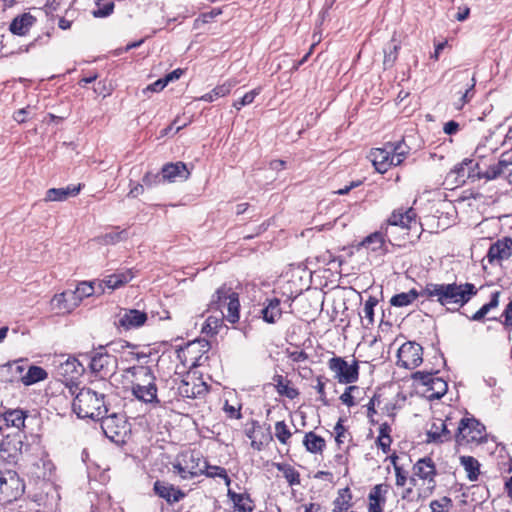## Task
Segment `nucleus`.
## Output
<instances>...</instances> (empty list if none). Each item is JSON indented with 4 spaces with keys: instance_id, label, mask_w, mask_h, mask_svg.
<instances>
[{
    "instance_id": "nucleus-1",
    "label": "nucleus",
    "mask_w": 512,
    "mask_h": 512,
    "mask_svg": "<svg viewBox=\"0 0 512 512\" xmlns=\"http://www.w3.org/2000/svg\"><path fill=\"white\" fill-rule=\"evenodd\" d=\"M421 294L427 300L439 303L447 311L455 312L477 294V288L472 283H427Z\"/></svg>"
},
{
    "instance_id": "nucleus-2",
    "label": "nucleus",
    "mask_w": 512,
    "mask_h": 512,
    "mask_svg": "<svg viewBox=\"0 0 512 512\" xmlns=\"http://www.w3.org/2000/svg\"><path fill=\"white\" fill-rule=\"evenodd\" d=\"M70 396L74 397L72 410L79 418L97 420L108 413L105 394L90 387L79 388L77 384H67Z\"/></svg>"
},
{
    "instance_id": "nucleus-3",
    "label": "nucleus",
    "mask_w": 512,
    "mask_h": 512,
    "mask_svg": "<svg viewBox=\"0 0 512 512\" xmlns=\"http://www.w3.org/2000/svg\"><path fill=\"white\" fill-rule=\"evenodd\" d=\"M127 373L132 377L131 392L136 399L146 404L160 403L157 396L156 377L148 366H132L127 369Z\"/></svg>"
},
{
    "instance_id": "nucleus-4",
    "label": "nucleus",
    "mask_w": 512,
    "mask_h": 512,
    "mask_svg": "<svg viewBox=\"0 0 512 512\" xmlns=\"http://www.w3.org/2000/svg\"><path fill=\"white\" fill-rule=\"evenodd\" d=\"M205 459L198 450L179 453L172 463V472L182 480H191L203 474Z\"/></svg>"
},
{
    "instance_id": "nucleus-5",
    "label": "nucleus",
    "mask_w": 512,
    "mask_h": 512,
    "mask_svg": "<svg viewBox=\"0 0 512 512\" xmlns=\"http://www.w3.org/2000/svg\"><path fill=\"white\" fill-rule=\"evenodd\" d=\"M227 308L225 318L230 323H236L239 320V296L232 288L226 285L221 286L215 292L210 302V309H215L219 312Z\"/></svg>"
},
{
    "instance_id": "nucleus-6",
    "label": "nucleus",
    "mask_w": 512,
    "mask_h": 512,
    "mask_svg": "<svg viewBox=\"0 0 512 512\" xmlns=\"http://www.w3.org/2000/svg\"><path fill=\"white\" fill-rule=\"evenodd\" d=\"M456 423L455 441L458 445L480 443L485 437V427L475 418L462 417Z\"/></svg>"
},
{
    "instance_id": "nucleus-7",
    "label": "nucleus",
    "mask_w": 512,
    "mask_h": 512,
    "mask_svg": "<svg viewBox=\"0 0 512 512\" xmlns=\"http://www.w3.org/2000/svg\"><path fill=\"white\" fill-rule=\"evenodd\" d=\"M486 169L484 180L492 181L501 177H505L512 182V150L503 152L498 158L486 156Z\"/></svg>"
},
{
    "instance_id": "nucleus-8",
    "label": "nucleus",
    "mask_w": 512,
    "mask_h": 512,
    "mask_svg": "<svg viewBox=\"0 0 512 512\" xmlns=\"http://www.w3.org/2000/svg\"><path fill=\"white\" fill-rule=\"evenodd\" d=\"M25 491L23 480L14 471L0 474V502L11 503L18 500Z\"/></svg>"
},
{
    "instance_id": "nucleus-9",
    "label": "nucleus",
    "mask_w": 512,
    "mask_h": 512,
    "mask_svg": "<svg viewBox=\"0 0 512 512\" xmlns=\"http://www.w3.org/2000/svg\"><path fill=\"white\" fill-rule=\"evenodd\" d=\"M454 419L455 417L453 414H448L445 419L434 418L426 433V442L442 444L451 441L454 435L452 434L450 427L456 426V423L453 422Z\"/></svg>"
},
{
    "instance_id": "nucleus-10",
    "label": "nucleus",
    "mask_w": 512,
    "mask_h": 512,
    "mask_svg": "<svg viewBox=\"0 0 512 512\" xmlns=\"http://www.w3.org/2000/svg\"><path fill=\"white\" fill-rule=\"evenodd\" d=\"M84 357L89 361L91 371L101 377L112 375L116 371L117 358L102 348L100 351L93 352L90 356L86 354Z\"/></svg>"
},
{
    "instance_id": "nucleus-11",
    "label": "nucleus",
    "mask_w": 512,
    "mask_h": 512,
    "mask_svg": "<svg viewBox=\"0 0 512 512\" xmlns=\"http://www.w3.org/2000/svg\"><path fill=\"white\" fill-rule=\"evenodd\" d=\"M328 367L339 383L351 384L358 380L359 366L357 361L348 364L342 357L334 356L329 359Z\"/></svg>"
},
{
    "instance_id": "nucleus-12",
    "label": "nucleus",
    "mask_w": 512,
    "mask_h": 512,
    "mask_svg": "<svg viewBox=\"0 0 512 512\" xmlns=\"http://www.w3.org/2000/svg\"><path fill=\"white\" fill-rule=\"evenodd\" d=\"M2 436L3 439L0 443L1 457L8 463H14L22 453L24 435L21 431H15L5 435L2 434Z\"/></svg>"
},
{
    "instance_id": "nucleus-13",
    "label": "nucleus",
    "mask_w": 512,
    "mask_h": 512,
    "mask_svg": "<svg viewBox=\"0 0 512 512\" xmlns=\"http://www.w3.org/2000/svg\"><path fill=\"white\" fill-rule=\"evenodd\" d=\"M417 225V214L413 208L406 210L396 209L391 213L386 223L382 224V229H385L386 235H390L391 227H400L405 230H410Z\"/></svg>"
},
{
    "instance_id": "nucleus-14",
    "label": "nucleus",
    "mask_w": 512,
    "mask_h": 512,
    "mask_svg": "<svg viewBox=\"0 0 512 512\" xmlns=\"http://www.w3.org/2000/svg\"><path fill=\"white\" fill-rule=\"evenodd\" d=\"M414 475L422 479L426 487H424V496L432 495L436 487V467L431 458L425 457L417 461L413 467Z\"/></svg>"
},
{
    "instance_id": "nucleus-15",
    "label": "nucleus",
    "mask_w": 512,
    "mask_h": 512,
    "mask_svg": "<svg viewBox=\"0 0 512 512\" xmlns=\"http://www.w3.org/2000/svg\"><path fill=\"white\" fill-rule=\"evenodd\" d=\"M423 348L413 342L404 343L398 350V364L407 369L419 366L423 359Z\"/></svg>"
},
{
    "instance_id": "nucleus-16",
    "label": "nucleus",
    "mask_w": 512,
    "mask_h": 512,
    "mask_svg": "<svg viewBox=\"0 0 512 512\" xmlns=\"http://www.w3.org/2000/svg\"><path fill=\"white\" fill-rule=\"evenodd\" d=\"M99 420L101 421L103 433L111 441H118L117 438L126 431V418L121 413L105 414Z\"/></svg>"
},
{
    "instance_id": "nucleus-17",
    "label": "nucleus",
    "mask_w": 512,
    "mask_h": 512,
    "mask_svg": "<svg viewBox=\"0 0 512 512\" xmlns=\"http://www.w3.org/2000/svg\"><path fill=\"white\" fill-rule=\"evenodd\" d=\"M370 158L375 169L382 174L387 172L391 166H397L387 143L383 148L372 149Z\"/></svg>"
},
{
    "instance_id": "nucleus-18",
    "label": "nucleus",
    "mask_w": 512,
    "mask_h": 512,
    "mask_svg": "<svg viewBox=\"0 0 512 512\" xmlns=\"http://www.w3.org/2000/svg\"><path fill=\"white\" fill-rule=\"evenodd\" d=\"M512 256V238L505 237L493 243L487 253L490 263L500 262Z\"/></svg>"
},
{
    "instance_id": "nucleus-19",
    "label": "nucleus",
    "mask_w": 512,
    "mask_h": 512,
    "mask_svg": "<svg viewBox=\"0 0 512 512\" xmlns=\"http://www.w3.org/2000/svg\"><path fill=\"white\" fill-rule=\"evenodd\" d=\"M386 238L390 244H393L390 235H386L385 229L381 228L380 231L373 232L365 237L361 242V245L373 252L386 254L389 252L386 245Z\"/></svg>"
},
{
    "instance_id": "nucleus-20",
    "label": "nucleus",
    "mask_w": 512,
    "mask_h": 512,
    "mask_svg": "<svg viewBox=\"0 0 512 512\" xmlns=\"http://www.w3.org/2000/svg\"><path fill=\"white\" fill-rule=\"evenodd\" d=\"M153 489L156 495L165 499L169 504L177 503L186 496L181 489L165 481L157 480Z\"/></svg>"
},
{
    "instance_id": "nucleus-21",
    "label": "nucleus",
    "mask_w": 512,
    "mask_h": 512,
    "mask_svg": "<svg viewBox=\"0 0 512 512\" xmlns=\"http://www.w3.org/2000/svg\"><path fill=\"white\" fill-rule=\"evenodd\" d=\"M455 78L459 79L462 82H466V88L464 92L459 91L458 93L460 94V98L456 102H454V107L457 110H460L466 103L470 102V100L473 98L476 81L474 77L470 76L468 70H464L457 73L455 75Z\"/></svg>"
},
{
    "instance_id": "nucleus-22",
    "label": "nucleus",
    "mask_w": 512,
    "mask_h": 512,
    "mask_svg": "<svg viewBox=\"0 0 512 512\" xmlns=\"http://www.w3.org/2000/svg\"><path fill=\"white\" fill-rule=\"evenodd\" d=\"M147 321V314L137 309H124L119 317V326L125 330L139 328Z\"/></svg>"
},
{
    "instance_id": "nucleus-23",
    "label": "nucleus",
    "mask_w": 512,
    "mask_h": 512,
    "mask_svg": "<svg viewBox=\"0 0 512 512\" xmlns=\"http://www.w3.org/2000/svg\"><path fill=\"white\" fill-rule=\"evenodd\" d=\"M261 318L268 324H275L283 314L281 300L279 298H266L263 308L260 310Z\"/></svg>"
},
{
    "instance_id": "nucleus-24",
    "label": "nucleus",
    "mask_w": 512,
    "mask_h": 512,
    "mask_svg": "<svg viewBox=\"0 0 512 512\" xmlns=\"http://www.w3.org/2000/svg\"><path fill=\"white\" fill-rule=\"evenodd\" d=\"M471 163L466 166L467 168V178L472 181L484 179L485 169H486V156L480 153V148H477L474 152V158H470Z\"/></svg>"
},
{
    "instance_id": "nucleus-25",
    "label": "nucleus",
    "mask_w": 512,
    "mask_h": 512,
    "mask_svg": "<svg viewBox=\"0 0 512 512\" xmlns=\"http://www.w3.org/2000/svg\"><path fill=\"white\" fill-rule=\"evenodd\" d=\"M388 492V485L386 484H377L375 485L369 495V512H382L383 506L386 502L385 495Z\"/></svg>"
},
{
    "instance_id": "nucleus-26",
    "label": "nucleus",
    "mask_w": 512,
    "mask_h": 512,
    "mask_svg": "<svg viewBox=\"0 0 512 512\" xmlns=\"http://www.w3.org/2000/svg\"><path fill=\"white\" fill-rule=\"evenodd\" d=\"M35 22L36 18L33 15L30 13H23L12 20L9 30L14 35L25 36Z\"/></svg>"
},
{
    "instance_id": "nucleus-27",
    "label": "nucleus",
    "mask_w": 512,
    "mask_h": 512,
    "mask_svg": "<svg viewBox=\"0 0 512 512\" xmlns=\"http://www.w3.org/2000/svg\"><path fill=\"white\" fill-rule=\"evenodd\" d=\"M228 498L233 503V508L237 512H253L255 509L254 501L248 493H236L231 489L227 492Z\"/></svg>"
},
{
    "instance_id": "nucleus-28",
    "label": "nucleus",
    "mask_w": 512,
    "mask_h": 512,
    "mask_svg": "<svg viewBox=\"0 0 512 512\" xmlns=\"http://www.w3.org/2000/svg\"><path fill=\"white\" fill-rule=\"evenodd\" d=\"M26 417V413L21 409H8L0 414L3 426L16 428L17 431H21L25 426Z\"/></svg>"
},
{
    "instance_id": "nucleus-29",
    "label": "nucleus",
    "mask_w": 512,
    "mask_h": 512,
    "mask_svg": "<svg viewBox=\"0 0 512 512\" xmlns=\"http://www.w3.org/2000/svg\"><path fill=\"white\" fill-rule=\"evenodd\" d=\"M74 298L75 293H71L70 290L64 291L52 298L51 305L53 309L57 310L59 313H69L77 307Z\"/></svg>"
},
{
    "instance_id": "nucleus-30",
    "label": "nucleus",
    "mask_w": 512,
    "mask_h": 512,
    "mask_svg": "<svg viewBox=\"0 0 512 512\" xmlns=\"http://www.w3.org/2000/svg\"><path fill=\"white\" fill-rule=\"evenodd\" d=\"M162 179L173 181L177 177L187 179L190 175L183 162L167 163L161 169Z\"/></svg>"
},
{
    "instance_id": "nucleus-31",
    "label": "nucleus",
    "mask_w": 512,
    "mask_h": 512,
    "mask_svg": "<svg viewBox=\"0 0 512 512\" xmlns=\"http://www.w3.org/2000/svg\"><path fill=\"white\" fill-rule=\"evenodd\" d=\"M84 372L83 364L75 357H68L59 365V374L66 378H76Z\"/></svg>"
},
{
    "instance_id": "nucleus-32",
    "label": "nucleus",
    "mask_w": 512,
    "mask_h": 512,
    "mask_svg": "<svg viewBox=\"0 0 512 512\" xmlns=\"http://www.w3.org/2000/svg\"><path fill=\"white\" fill-rule=\"evenodd\" d=\"M133 278V271L131 269H126L124 271L108 275L103 282L109 289L115 290L129 283Z\"/></svg>"
},
{
    "instance_id": "nucleus-33",
    "label": "nucleus",
    "mask_w": 512,
    "mask_h": 512,
    "mask_svg": "<svg viewBox=\"0 0 512 512\" xmlns=\"http://www.w3.org/2000/svg\"><path fill=\"white\" fill-rule=\"evenodd\" d=\"M81 190V185L67 186L65 188H51L47 190L45 201H65L70 196H76Z\"/></svg>"
},
{
    "instance_id": "nucleus-34",
    "label": "nucleus",
    "mask_w": 512,
    "mask_h": 512,
    "mask_svg": "<svg viewBox=\"0 0 512 512\" xmlns=\"http://www.w3.org/2000/svg\"><path fill=\"white\" fill-rule=\"evenodd\" d=\"M353 496L348 487L339 489L333 501V512H347L352 506Z\"/></svg>"
},
{
    "instance_id": "nucleus-35",
    "label": "nucleus",
    "mask_w": 512,
    "mask_h": 512,
    "mask_svg": "<svg viewBox=\"0 0 512 512\" xmlns=\"http://www.w3.org/2000/svg\"><path fill=\"white\" fill-rule=\"evenodd\" d=\"M424 488L418 489V491H414L413 487H407L403 490L401 494V499L406 502V504L402 505V509L410 512V510H416L415 506H410L413 503H417L420 500L426 499L429 496H424Z\"/></svg>"
},
{
    "instance_id": "nucleus-36",
    "label": "nucleus",
    "mask_w": 512,
    "mask_h": 512,
    "mask_svg": "<svg viewBox=\"0 0 512 512\" xmlns=\"http://www.w3.org/2000/svg\"><path fill=\"white\" fill-rule=\"evenodd\" d=\"M303 445L308 452L317 454L323 452L326 447V442L324 438L310 431L305 434Z\"/></svg>"
},
{
    "instance_id": "nucleus-37",
    "label": "nucleus",
    "mask_w": 512,
    "mask_h": 512,
    "mask_svg": "<svg viewBox=\"0 0 512 512\" xmlns=\"http://www.w3.org/2000/svg\"><path fill=\"white\" fill-rule=\"evenodd\" d=\"M273 382L279 395L286 396L291 400L298 397V389L290 386V381L286 380L282 375H275L273 377Z\"/></svg>"
},
{
    "instance_id": "nucleus-38",
    "label": "nucleus",
    "mask_w": 512,
    "mask_h": 512,
    "mask_svg": "<svg viewBox=\"0 0 512 512\" xmlns=\"http://www.w3.org/2000/svg\"><path fill=\"white\" fill-rule=\"evenodd\" d=\"M460 464L467 473V478L471 481H477L480 475V463L472 456H460Z\"/></svg>"
},
{
    "instance_id": "nucleus-39",
    "label": "nucleus",
    "mask_w": 512,
    "mask_h": 512,
    "mask_svg": "<svg viewBox=\"0 0 512 512\" xmlns=\"http://www.w3.org/2000/svg\"><path fill=\"white\" fill-rule=\"evenodd\" d=\"M418 297H422L421 291L410 289L408 292H402L394 295L390 299V304L394 307H406L412 304Z\"/></svg>"
},
{
    "instance_id": "nucleus-40",
    "label": "nucleus",
    "mask_w": 512,
    "mask_h": 512,
    "mask_svg": "<svg viewBox=\"0 0 512 512\" xmlns=\"http://www.w3.org/2000/svg\"><path fill=\"white\" fill-rule=\"evenodd\" d=\"M225 316L224 311L219 312L217 315L209 316L202 326V332L209 336L216 335L224 325L223 318Z\"/></svg>"
},
{
    "instance_id": "nucleus-41",
    "label": "nucleus",
    "mask_w": 512,
    "mask_h": 512,
    "mask_svg": "<svg viewBox=\"0 0 512 512\" xmlns=\"http://www.w3.org/2000/svg\"><path fill=\"white\" fill-rule=\"evenodd\" d=\"M378 304L375 297L370 296L364 303L362 312L360 313L362 326L366 329L374 324V308Z\"/></svg>"
},
{
    "instance_id": "nucleus-42",
    "label": "nucleus",
    "mask_w": 512,
    "mask_h": 512,
    "mask_svg": "<svg viewBox=\"0 0 512 512\" xmlns=\"http://www.w3.org/2000/svg\"><path fill=\"white\" fill-rule=\"evenodd\" d=\"M129 238L128 230L122 229L119 231H112L96 238V241L101 245H115L119 242L126 241Z\"/></svg>"
},
{
    "instance_id": "nucleus-43",
    "label": "nucleus",
    "mask_w": 512,
    "mask_h": 512,
    "mask_svg": "<svg viewBox=\"0 0 512 512\" xmlns=\"http://www.w3.org/2000/svg\"><path fill=\"white\" fill-rule=\"evenodd\" d=\"M448 389L447 383L440 377L432 380V384L424 391L428 399H440L443 397Z\"/></svg>"
},
{
    "instance_id": "nucleus-44",
    "label": "nucleus",
    "mask_w": 512,
    "mask_h": 512,
    "mask_svg": "<svg viewBox=\"0 0 512 512\" xmlns=\"http://www.w3.org/2000/svg\"><path fill=\"white\" fill-rule=\"evenodd\" d=\"M47 372L39 366H30L25 375L21 376L24 385L29 386L47 378Z\"/></svg>"
},
{
    "instance_id": "nucleus-45",
    "label": "nucleus",
    "mask_w": 512,
    "mask_h": 512,
    "mask_svg": "<svg viewBox=\"0 0 512 512\" xmlns=\"http://www.w3.org/2000/svg\"><path fill=\"white\" fill-rule=\"evenodd\" d=\"M276 468L282 472L289 486L300 485V473L291 465L285 463H277Z\"/></svg>"
},
{
    "instance_id": "nucleus-46",
    "label": "nucleus",
    "mask_w": 512,
    "mask_h": 512,
    "mask_svg": "<svg viewBox=\"0 0 512 512\" xmlns=\"http://www.w3.org/2000/svg\"><path fill=\"white\" fill-rule=\"evenodd\" d=\"M387 145L391 151V155H393L396 165L398 166L401 163H403V161L406 159L407 155L409 154V150H410L409 147L407 146V144L403 140H401L396 143L388 142Z\"/></svg>"
},
{
    "instance_id": "nucleus-47",
    "label": "nucleus",
    "mask_w": 512,
    "mask_h": 512,
    "mask_svg": "<svg viewBox=\"0 0 512 512\" xmlns=\"http://www.w3.org/2000/svg\"><path fill=\"white\" fill-rule=\"evenodd\" d=\"M499 297H500V291H495L491 294V299L488 303L484 304L476 313H474L470 320L472 321H481L488 312L496 308L499 305Z\"/></svg>"
},
{
    "instance_id": "nucleus-48",
    "label": "nucleus",
    "mask_w": 512,
    "mask_h": 512,
    "mask_svg": "<svg viewBox=\"0 0 512 512\" xmlns=\"http://www.w3.org/2000/svg\"><path fill=\"white\" fill-rule=\"evenodd\" d=\"M95 284L96 282H81L74 291H71V293H75L74 301L77 306L84 298L90 297L95 293Z\"/></svg>"
},
{
    "instance_id": "nucleus-49",
    "label": "nucleus",
    "mask_w": 512,
    "mask_h": 512,
    "mask_svg": "<svg viewBox=\"0 0 512 512\" xmlns=\"http://www.w3.org/2000/svg\"><path fill=\"white\" fill-rule=\"evenodd\" d=\"M204 465H205V468L203 470V474H205L207 477H210V478H216V477L222 478L225 481V484L227 486L230 485L231 479L228 476L225 468L220 467V466L209 465L206 460H205Z\"/></svg>"
},
{
    "instance_id": "nucleus-50",
    "label": "nucleus",
    "mask_w": 512,
    "mask_h": 512,
    "mask_svg": "<svg viewBox=\"0 0 512 512\" xmlns=\"http://www.w3.org/2000/svg\"><path fill=\"white\" fill-rule=\"evenodd\" d=\"M399 49V44H392L388 48L384 49L383 65L385 69L391 68L394 65L398 57Z\"/></svg>"
},
{
    "instance_id": "nucleus-51",
    "label": "nucleus",
    "mask_w": 512,
    "mask_h": 512,
    "mask_svg": "<svg viewBox=\"0 0 512 512\" xmlns=\"http://www.w3.org/2000/svg\"><path fill=\"white\" fill-rule=\"evenodd\" d=\"M452 506V499L447 496H443L440 499L432 500L430 502V509L432 512H449Z\"/></svg>"
},
{
    "instance_id": "nucleus-52",
    "label": "nucleus",
    "mask_w": 512,
    "mask_h": 512,
    "mask_svg": "<svg viewBox=\"0 0 512 512\" xmlns=\"http://www.w3.org/2000/svg\"><path fill=\"white\" fill-rule=\"evenodd\" d=\"M275 436L282 444H287L289 438L292 436L291 431L288 429L284 421H278L275 424Z\"/></svg>"
},
{
    "instance_id": "nucleus-53",
    "label": "nucleus",
    "mask_w": 512,
    "mask_h": 512,
    "mask_svg": "<svg viewBox=\"0 0 512 512\" xmlns=\"http://www.w3.org/2000/svg\"><path fill=\"white\" fill-rule=\"evenodd\" d=\"M258 432L259 431H256V429L254 428L252 431H249L247 433V436L252 440L251 446L254 449L260 451L265 444L272 440V435L269 431H267L266 436H264V440H257Z\"/></svg>"
},
{
    "instance_id": "nucleus-54",
    "label": "nucleus",
    "mask_w": 512,
    "mask_h": 512,
    "mask_svg": "<svg viewBox=\"0 0 512 512\" xmlns=\"http://www.w3.org/2000/svg\"><path fill=\"white\" fill-rule=\"evenodd\" d=\"M238 81L235 79H229L223 84L216 86L212 91L213 95L217 98L224 97L230 93L233 87L237 85Z\"/></svg>"
},
{
    "instance_id": "nucleus-55",
    "label": "nucleus",
    "mask_w": 512,
    "mask_h": 512,
    "mask_svg": "<svg viewBox=\"0 0 512 512\" xmlns=\"http://www.w3.org/2000/svg\"><path fill=\"white\" fill-rule=\"evenodd\" d=\"M260 94V88L247 92L240 100L234 101L233 107L240 110L242 107L251 104L255 97Z\"/></svg>"
},
{
    "instance_id": "nucleus-56",
    "label": "nucleus",
    "mask_w": 512,
    "mask_h": 512,
    "mask_svg": "<svg viewBox=\"0 0 512 512\" xmlns=\"http://www.w3.org/2000/svg\"><path fill=\"white\" fill-rule=\"evenodd\" d=\"M412 378L419 384L428 388L432 384V380L436 378L433 373L426 371H417L413 374Z\"/></svg>"
},
{
    "instance_id": "nucleus-57",
    "label": "nucleus",
    "mask_w": 512,
    "mask_h": 512,
    "mask_svg": "<svg viewBox=\"0 0 512 512\" xmlns=\"http://www.w3.org/2000/svg\"><path fill=\"white\" fill-rule=\"evenodd\" d=\"M342 422L343 420L340 418L334 427L335 441L338 446L343 444L349 438V433L347 432Z\"/></svg>"
},
{
    "instance_id": "nucleus-58",
    "label": "nucleus",
    "mask_w": 512,
    "mask_h": 512,
    "mask_svg": "<svg viewBox=\"0 0 512 512\" xmlns=\"http://www.w3.org/2000/svg\"><path fill=\"white\" fill-rule=\"evenodd\" d=\"M114 10V3L112 1H108L102 7H98V9L93 11V16L96 18H104L112 14Z\"/></svg>"
},
{
    "instance_id": "nucleus-59",
    "label": "nucleus",
    "mask_w": 512,
    "mask_h": 512,
    "mask_svg": "<svg viewBox=\"0 0 512 512\" xmlns=\"http://www.w3.org/2000/svg\"><path fill=\"white\" fill-rule=\"evenodd\" d=\"M471 163L470 158H465L461 163L457 164L452 172L455 173L460 178H467V168L466 166Z\"/></svg>"
},
{
    "instance_id": "nucleus-60",
    "label": "nucleus",
    "mask_w": 512,
    "mask_h": 512,
    "mask_svg": "<svg viewBox=\"0 0 512 512\" xmlns=\"http://www.w3.org/2000/svg\"><path fill=\"white\" fill-rule=\"evenodd\" d=\"M357 387L355 386H349L345 389L344 393L340 396V400L347 405L348 407L354 406L355 401L354 397L352 396L351 392L355 390Z\"/></svg>"
},
{
    "instance_id": "nucleus-61",
    "label": "nucleus",
    "mask_w": 512,
    "mask_h": 512,
    "mask_svg": "<svg viewBox=\"0 0 512 512\" xmlns=\"http://www.w3.org/2000/svg\"><path fill=\"white\" fill-rule=\"evenodd\" d=\"M167 86L164 78H160L154 83L148 85L145 89H143V94H147L148 92H160Z\"/></svg>"
},
{
    "instance_id": "nucleus-62",
    "label": "nucleus",
    "mask_w": 512,
    "mask_h": 512,
    "mask_svg": "<svg viewBox=\"0 0 512 512\" xmlns=\"http://www.w3.org/2000/svg\"><path fill=\"white\" fill-rule=\"evenodd\" d=\"M143 184L146 185L147 187H151L153 185H156L158 184L161 179H160V176L158 173H151V172H147L144 176H143Z\"/></svg>"
},
{
    "instance_id": "nucleus-63",
    "label": "nucleus",
    "mask_w": 512,
    "mask_h": 512,
    "mask_svg": "<svg viewBox=\"0 0 512 512\" xmlns=\"http://www.w3.org/2000/svg\"><path fill=\"white\" fill-rule=\"evenodd\" d=\"M30 109L31 107L30 106H27L25 108H21L19 110H17L16 112H14L13 114V119L22 124L24 122H26V119H27V116L29 115L30 113Z\"/></svg>"
},
{
    "instance_id": "nucleus-64",
    "label": "nucleus",
    "mask_w": 512,
    "mask_h": 512,
    "mask_svg": "<svg viewBox=\"0 0 512 512\" xmlns=\"http://www.w3.org/2000/svg\"><path fill=\"white\" fill-rule=\"evenodd\" d=\"M504 326L506 328H512V300L508 303L505 310L503 311Z\"/></svg>"
}]
</instances>
